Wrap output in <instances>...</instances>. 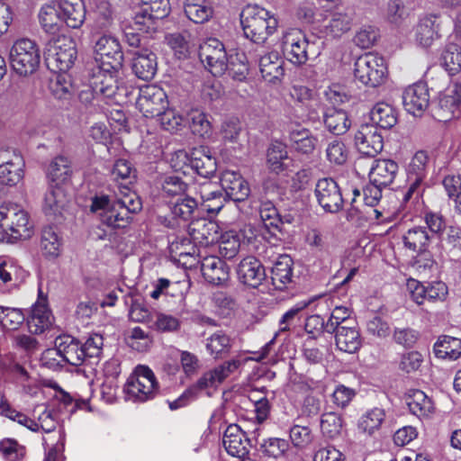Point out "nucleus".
I'll return each instance as SVG.
<instances>
[{
    "label": "nucleus",
    "instance_id": "f257e3e1",
    "mask_svg": "<svg viewBox=\"0 0 461 461\" xmlns=\"http://www.w3.org/2000/svg\"><path fill=\"white\" fill-rule=\"evenodd\" d=\"M141 208L140 198L126 185L119 186L114 200L108 195L95 196L91 204V211L97 214L101 222L113 229L127 227L132 220L131 214L139 212Z\"/></svg>",
    "mask_w": 461,
    "mask_h": 461
},
{
    "label": "nucleus",
    "instance_id": "f03ea898",
    "mask_svg": "<svg viewBox=\"0 0 461 461\" xmlns=\"http://www.w3.org/2000/svg\"><path fill=\"white\" fill-rule=\"evenodd\" d=\"M244 35L256 44H263L278 27V21L267 9L257 5H248L240 14Z\"/></svg>",
    "mask_w": 461,
    "mask_h": 461
},
{
    "label": "nucleus",
    "instance_id": "7ed1b4c3",
    "mask_svg": "<svg viewBox=\"0 0 461 461\" xmlns=\"http://www.w3.org/2000/svg\"><path fill=\"white\" fill-rule=\"evenodd\" d=\"M28 213L17 203L0 205V242L28 239L32 234Z\"/></svg>",
    "mask_w": 461,
    "mask_h": 461
},
{
    "label": "nucleus",
    "instance_id": "20e7f679",
    "mask_svg": "<svg viewBox=\"0 0 461 461\" xmlns=\"http://www.w3.org/2000/svg\"><path fill=\"white\" fill-rule=\"evenodd\" d=\"M318 2L322 8L330 10L320 29V32L325 38L339 39L352 29L355 12L351 8L337 7L340 0H318Z\"/></svg>",
    "mask_w": 461,
    "mask_h": 461
},
{
    "label": "nucleus",
    "instance_id": "39448f33",
    "mask_svg": "<svg viewBox=\"0 0 461 461\" xmlns=\"http://www.w3.org/2000/svg\"><path fill=\"white\" fill-rule=\"evenodd\" d=\"M282 46L286 59L297 66L305 64L311 58H316L321 53L315 42L310 41L298 29H290L284 33Z\"/></svg>",
    "mask_w": 461,
    "mask_h": 461
},
{
    "label": "nucleus",
    "instance_id": "423d86ee",
    "mask_svg": "<svg viewBox=\"0 0 461 461\" xmlns=\"http://www.w3.org/2000/svg\"><path fill=\"white\" fill-rule=\"evenodd\" d=\"M9 59L12 68L19 76L33 74L39 68L41 52L37 43L28 38L19 39L13 44Z\"/></svg>",
    "mask_w": 461,
    "mask_h": 461
},
{
    "label": "nucleus",
    "instance_id": "0eeeda50",
    "mask_svg": "<svg viewBox=\"0 0 461 461\" xmlns=\"http://www.w3.org/2000/svg\"><path fill=\"white\" fill-rule=\"evenodd\" d=\"M158 390V383L153 371L145 366L135 368L123 389L128 400L140 402L152 399Z\"/></svg>",
    "mask_w": 461,
    "mask_h": 461
},
{
    "label": "nucleus",
    "instance_id": "6e6552de",
    "mask_svg": "<svg viewBox=\"0 0 461 461\" xmlns=\"http://www.w3.org/2000/svg\"><path fill=\"white\" fill-rule=\"evenodd\" d=\"M44 57L47 66L51 70L67 72L77 59L76 43L69 37H59L49 42Z\"/></svg>",
    "mask_w": 461,
    "mask_h": 461
},
{
    "label": "nucleus",
    "instance_id": "1a4fd4ad",
    "mask_svg": "<svg viewBox=\"0 0 461 461\" xmlns=\"http://www.w3.org/2000/svg\"><path fill=\"white\" fill-rule=\"evenodd\" d=\"M122 69H113L103 65H96L93 68L91 78L92 88L107 98H114L116 102L122 101L127 95V88L120 82Z\"/></svg>",
    "mask_w": 461,
    "mask_h": 461
},
{
    "label": "nucleus",
    "instance_id": "9d476101",
    "mask_svg": "<svg viewBox=\"0 0 461 461\" xmlns=\"http://www.w3.org/2000/svg\"><path fill=\"white\" fill-rule=\"evenodd\" d=\"M386 71L387 68L384 58L375 53H365L355 62V78L367 86H380L384 80Z\"/></svg>",
    "mask_w": 461,
    "mask_h": 461
},
{
    "label": "nucleus",
    "instance_id": "9b49d317",
    "mask_svg": "<svg viewBox=\"0 0 461 461\" xmlns=\"http://www.w3.org/2000/svg\"><path fill=\"white\" fill-rule=\"evenodd\" d=\"M199 59L215 77L223 75L228 68L227 51L218 39L211 38L201 44Z\"/></svg>",
    "mask_w": 461,
    "mask_h": 461
},
{
    "label": "nucleus",
    "instance_id": "f8f14e48",
    "mask_svg": "<svg viewBox=\"0 0 461 461\" xmlns=\"http://www.w3.org/2000/svg\"><path fill=\"white\" fill-rule=\"evenodd\" d=\"M24 161L15 149H0V182L16 185L23 177Z\"/></svg>",
    "mask_w": 461,
    "mask_h": 461
},
{
    "label": "nucleus",
    "instance_id": "ddd939ff",
    "mask_svg": "<svg viewBox=\"0 0 461 461\" xmlns=\"http://www.w3.org/2000/svg\"><path fill=\"white\" fill-rule=\"evenodd\" d=\"M96 54L100 57L95 59L96 65L106 66L113 69H122L123 53L119 41L111 35L100 36L95 45Z\"/></svg>",
    "mask_w": 461,
    "mask_h": 461
},
{
    "label": "nucleus",
    "instance_id": "4468645a",
    "mask_svg": "<svg viewBox=\"0 0 461 461\" xmlns=\"http://www.w3.org/2000/svg\"><path fill=\"white\" fill-rule=\"evenodd\" d=\"M165 91L154 85L140 89L136 102L137 108L145 117H154L161 113L167 106Z\"/></svg>",
    "mask_w": 461,
    "mask_h": 461
},
{
    "label": "nucleus",
    "instance_id": "2eb2a0df",
    "mask_svg": "<svg viewBox=\"0 0 461 461\" xmlns=\"http://www.w3.org/2000/svg\"><path fill=\"white\" fill-rule=\"evenodd\" d=\"M318 203L328 212H337L342 209L343 197L336 181L332 178L320 179L315 185Z\"/></svg>",
    "mask_w": 461,
    "mask_h": 461
},
{
    "label": "nucleus",
    "instance_id": "dca6fc26",
    "mask_svg": "<svg viewBox=\"0 0 461 461\" xmlns=\"http://www.w3.org/2000/svg\"><path fill=\"white\" fill-rule=\"evenodd\" d=\"M354 140L358 151L367 157H375L384 148L383 137L374 124H362Z\"/></svg>",
    "mask_w": 461,
    "mask_h": 461
},
{
    "label": "nucleus",
    "instance_id": "f3484780",
    "mask_svg": "<svg viewBox=\"0 0 461 461\" xmlns=\"http://www.w3.org/2000/svg\"><path fill=\"white\" fill-rule=\"evenodd\" d=\"M440 16L437 14H424L420 16L414 28L415 41L423 47H430L439 38Z\"/></svg>",
    "mask_w": 461,
    "mask_h": 461
},
{
    "label": "nucleus",
    "instance_id": "a211bd4d",
    "mask_svg": "<svg viewBox=\"0 0 461 461\" xmlns=\"http://www.w3.org/2000/svg\"><path fill=\"white\" fill-rule=\"evenodd\" d=\"M53 352L59 355L63 361L75 366H81L86 361L82 344L68 335L59 336L56 339L55 348L49 351L50 354Z\"/></svg>",
    "mask_w": 461,
    "mask_h": 461
},
{
    "label": "nucleus",
    "instance_id": "6ab92c4d",
    "mask_svg": "<svg viewBox=\"0 0 461 461\" xmlns=\"http://www.w3.org/2000/svg\"><path fill=\"white\" fill-rule=\"evenodd\" d=\"M240 366V360L232 359L226 361L214 369L204 373L203 376L189 388L194 389V396L196 397L200 391L211 387H216L221 384L230 374L237 370Z\"/></svg>",
    "mask_w": 461,
    "mask_h": 461
},
{
    "label": "nucleus",
    "instance_id": "aec40b11",
    "mask_svg": "<svg viewBox=\"0 0 461 461\" xmlns=\"http://www.w3.org/2000/svg\"><path fill=\"white\" fill-rule=\"evenodd\" d=\"M402 104L405 110L413 115H420L428 108L429 95L423 83L408 86L402 94Z\"/></svg>",
    "mask_w": 461,
    "mask_h": 461
},
{
    "label": "nucleus",
    "instance_id": "412c9836",
    "mask_svg": "<svg viewBox=\"0 0 461 461\" xmlns=\"http://www.w3.org/2000/svg\"><path fill=\"white\" fill-rule=\"evenodd\" d=\"M221 185L225 195L235 202L245 201L250 194L248 182L232 170H226L221 174Z\"/></svg>",
    "mask_w": 461,
    "mask_h": 461
},
{
    "label": "nucleus",
    "instance_id": "4be33fe9",
    "mask_svg": "<svg viewBox=\"0 0 461 461\" xmlns=\"http://www.w3.org/2000/svg\"><path fill=\"white\" fill-rule=\"evenodd\" d=\"M237 275L241 283L251 287L259 286L266 278L265 267L255 257L244 258L237 268Z\"/></svg>",
    "mask_w": 461,
    "mask_h": 461
},
{
    "label": "nucleus",
    "instance_id": "5701e85b",
    "mask_svg": "<svg viewBox=\"0 0 461 461\" xmlns=\"http://www.w3.org/2000/svg\"><path fill=\"white\" fill-rule=\"evenodd\" d=\"M222 444L229 455L244 457L249 453V440L237 424H230L224 431Z\"/></svg>",
    "mask_w": 461,
    "mask_h": 461
},
{
    "label": "nucleus",
    "instance_id": "b1692460",
    "mask_svg": "<svg viewBox=\"0 0 461 461\" xmlns=\"http://www.w3.org/2000/svg\"><path fill=\"white\" fill-rule=\"evenodd\" d=\"M201 271L204 279L214 285H220L229 280V267L226 263L215 256L204 257L201 262Z\"/></svg>",
    "mask_w": 461,
    "mask_h": 461
},
{
    "label": "nucleus",
    "instance_id": "393cba45",
    "mask_svg": "<svg viewBox=\"0 0 461 461\" xmlns=\"http://www.w3.org/2000/svg\"><path fill=\"white\" fill-rule=\"evenodd\" d=\"M398 169V164L392 159H375L368 173L369 181L378 186L386 187L393 182Z\"/></svg>",
    "mask_w": 461,
    "mask_h": 461
},
{
    "label": "nucleus",
    "instance_id": "a878e982",
    "mask_svg": "<svg viewBox=\"0 0 461 461\" xmlns=\"http://www.w3.org/2000/svg\"><path fill=\"white\" fill-rule=\"evenodd\" d=\"M188 233L193 241L201 246H208L218 240V225L205 219L192 221L188 225Z\"/></svg>",
    "mask_w": 461,
    "mask_h": 461
},
{
    "label": "nucleus",
    "instance_id": "bb28decb",
    "mask_svg": "<svg viewBox=\"0 0 461 461\" xmlns=\"http://www.w3.org/2000/svg\"><path fill=\"white\" fill-rule=\"evenodd\" d=\"M132 71L142 80H150L157 72V57L148 49L138 50L133 53Z\"/></svg>",
    "mask_w": 461,
    "mask_h": 461
},
{
    "label": "nucleus",
    "instance_id": "cd10ccee",
    "mask_svg": "<svg viewBox=\"0 0 461 461\" xmlns=\"http://www.w3.org/2000/svg\"><path fill=\"white\" fill-rule=\"evenodd\" d=\"M432 235L427 227L415 226L409 229L402 236L404 248L418 255L429 251L432 242Z\"/></svg>",
    "mask_w": 461,
    "mask_h": 461
},
{
    "label": "nucleus",
    "instance_id": "c85d7f7f",
    "mask_svg": "<svg viewBox=\"0 0 461 461\" xmlns=\"http://www.w3.org/2000/svg\"><path fill=\"white\" fill-rule=\"evenodd\" d=\"M284 61L276 51L268 52L259 59L262 77L271 84H278L285 76Z\"/></svg>",
    "mask_w": 461,
    "mask_h": 461
},
{
    "label": "nucleus",
    "instance_id": "c756f323",
    "mask_svg": "<svg viewBox=\"0 0 461 461\" xmlns=\"http://www.w3.org/2000/svg\"><path fill=\"white\" fill-rule=\"evenodd\" d=\"M38 18L42 30L50 34L59 32L64 26L59 2L43 5L39 11Z\"/></svg>",
    "mask_w": 461,
    "mask_h": 461
},
{
    "label": "nucleus",
    "instance_id": "7c9ffc66",
    "mask_svg": "<svg viewBox=\"0 0 461 461\" xmlns=\"http://www.w3.org/2000/svg\"><path fill=\"white\" fill-rule=\"evenodd\" d=\"M334 333L335 344L340 351L353 354L362 346V339L356 323L339 327Z\"/></svg>",
    "mask_w": 461,
    "mask_h": 461
},
{
    "label": "nucleus",
    "instance_id": "2f4dec72",
    "mask_svg": "<svg viewBox=\"0 0 461 461\" xmlns=\"http://www.w3.org/2000/svg\"><path fill=\"white\" fill-rule=\"evenodd\" d=\"M59 6L64 25L72 29L82 26L86 19V9L82 0H60Z\"/></svg>",
    "mask_w": 461,
    "mask_h": 461
},
{
    "label": "nucleus",
    "instance_id": "473e14b6",
    "mask_svg": "<svg viewBox=\"0 0 461 461\" xmlns=\"http://www.w3.org/2000/svg\"><path fill=\"white\" fill-rule=\"evenodd\" d=\"M293 259L288 255H280L272 267V283L278 290H283L292 281Z\"/></svg>",
    "mask_w": 461,
    "mask_h": 461
},
{
    "label": "nucleus",
    "instance_id": "72a5a7b5",
    "mask_svg": "<svg viewBox=\"0 0 461 461\" xmlns=\"http://www.w3.org/2000/svg\"><path fill=\"white\" fill-rule=\"evenodd\" d=\"M289 140L292 148L298 153L309 155L315 149L318 140L306 128H296L290 131Z\"/></svg>",
    "mask_w": 461,
    "mask_h": 461
},
{
    "label": "nucleus",
    "instance_id": "f704fd0d",
    "mask_svg": "<svg viewBox=\"0 0 461 461\" xmlns=\"http://www.w3.org/2000/svg\"><path fill=\"white\" fill-rule=\"evenodd\" d=\"M191 167L201 176H208L216 170L215 158L205 147L194 149L190 154Z\"/></svg>",
    "mask_w": 461,
    "mask_h": 461
},
{
    "label": "nucleus",
    "instance_id": "c9c22d12",
    "mask_svg": "<svg viewBox=\"0 0 461 461\" xmlns=\"http://www.w3.org/2000/svg\"><path fill=\"white\" fill-rule=\"evenodd\" d=\"M433 351L438 358L456 360L461 356V339L443 335L434 344Z\"/></svg>",
    "mask_w": 461,
    "mask_h": 461
},
{
    "label": "nucleus",
    "instance_id": "e433bc0d",
    "mask_svg": "<svg viewBox=\"0 0 461 461\" xmlns=\"http://www.w3.org/2000/svg\"><path fill=\"white\" fill-rule=\"evenodd\" d=\"M324 124L331 133L342 135L348 131L350 121L344 110L330 108L324 113Z\"/></svg>",
    "mask_w": 461,
    "mask_h": 461
},
{
    "label": "nucleus",
    "instance_id": "4c0bfd02",
    "mask_svg": "<svg viewBox=\"0 0 461 461\" xmlns=\"http://www.w3.org/2000/svg\"><path fill=\"white\" fill-rule=\"evenodd\" d=\"M185 14L194 23H203L212 16L208 0H185Z\"/></svg>",
    "mask_w": 461,
    "mask_h": 461
},
{
    "label": "nucleus",
    "instance_id": "58836bf2",
    "mask_svg": "<svg viewBox=\"0 0 461 461\" xmlns=\"http://www.w3.org/2000/svg\"><path fill=\"white\" fill-rule=\"evenodd\" d=\"M50 313L45 303H35L27 319V325L31 332L39 334L44 331L50 324Z\"/></svg>",
    "mask_w": 461,
    "mask_h": 461
},
{
    "label": "nucleus",
    "instance_id": "ea45409f",
    "mask_svg": "<svg viewBox=\"0 0 461 461\" xmlns=\"http://www.w3.org/2000/svg\"><path fill=\"white\" fill-rule=\"evenodd\" d=\"M371 120L382 129H391L397 122V113L386 103H377L371 110Z\"/></svg>",
    "mask_w": 461,
    "mask_h": 461
},
{
    "label": "nucleus",
    "instance_id": "a19ab883",
    "mask_svg": "<svg viewBox=\"0 0 461 461\" xmlns=\"http://www.w3.org/2000/svg\"><path fill=\"white\" fill-rule=\"evenodd\" d=\"M385 420V411L381 408H373L366 411L359 419L357 423L358 429L369 436L380 429Z\"/></svg>",
    "mask_w": 461,
    "mask_h": 461
},
{
    "label": "nucleus",
    "instance_id": "79ce46f5",
    "mask_svg": "<svg viewBox=\"0 0 461 461\" xmlns=\"http://www.w3.org/2000/svg\"><path fill=\"white\" fill-rule=\"evenodd\" d=\"M441 66L449 76H456L461 72V47L456 43L447 44L440 57Z\"/></svg>",
    "mask_w": 461,
    "mask_h": 461
},
{
    "label": "nucleus",
    "instance_id": "37998d69",
    "mask_svg": "<svg viewBox=\"0 0 461 461\" xmlns=\"http://www.w3.org/2000/svg\"><path fill=\"white\" fill-rule=\"evenodd\" d=\"M72 174L70 160L64 157L59 156L54 158L49 165L47 175L50 181L56 185L66 182Z\"/></svg>",
    "mask_w": 461,
    "mask_h": 461
},
{
    "label": "nucleus",
    "instance_id": "c03bdc74",
    "mask_svg": "<svg viewBox=\"0 0 461 461\" xmlns=\"http://www.w3.org/2000/svg\"><path fill=\"white\" fill-rule=\"evenodd\" d=\"M429 166V156L426 150H418L411 158L407 167V178L418 181L425 180Z\"/></svg>",
    "mask_w": 461,
    "mask_h": 461
},
{
    "label": "nucleus",
    "instance_id": "a18cd8bd",
    "mask_svg": "<svg viewBox=\"0 0 461 461\" xmlns=\"http://www.w3.org/2000/svg\"><path fill=\"white\" fill-rule=\"evenodd\" d=\"M288 159V152L285 144L275 141L271 143L267 152V163L269 169L275 173L285 170V160Z\"/></svg>",
    "mask_w": 461,
    "mask_h": 461
},
{
    "label": "nucleus",
    "instance_id": "49530a36",
    "mask_svg": "<svg viewBox=\"0 0 461 461\" xmlns=\"http://www.w3.org/2000/svg\"><path fill=\"white\" fill-rule=\"evenodd\" d=\"M407 405L417 417H425L433 411L431 400L420 390H414L407 398Z\"/></svg>",
    "mask_w": 461,
    "mask_h": 461
},
{
    "label": "nucleus",
    "instance_id": "de8ad7c7",
    "mask_svg": "<svg viewBox=\"0 0 461 461\" xmlns=\"http://www.w3.org/2000/svg\"><path fill=\"white\" fill-rule=\"evenodd\" d=\"M105 381L102 385L103 393L114 396L118 388L116 379L121 373V363L117 358H111L104 364Z\"/></svg>",
    "mask_w": 461,
    "mask_h": 461
},
{
    "label": "nucleus",
    "instance_id": "09e8293b",
    "mask_svg": "<svg viewBox=\"0 0 461 461\" xmlns=\"http://www.w3.org/2000/svg\"><path fill=\"white\" fill-rule=\"evenodd\" d=\"M443 240V248L448 257L453 260H459L461 258V227L448 226Z\"/></svg>",
    "mask_w": 461,
    "mask_h": 461
},
{
    "label": "nucleus",
    "instance_id": "8fccbe9b",
    "mask_svg": "<svg viewBox=\"0 0 461 461\" xmlns=\"http://www.w3.org/2000/svg\"><path fill=\"white\" fill-rule=\"evenodd\" d=\"M161 194L165 198H179L185 195L187 185L178 176H166L161 181Z\"/></svg>",
    "mask_w": 461,
    "mask_h": 461
},
{
    "label": "nucleus",
    "instance_id": "3c124183",
    "mask_svg": "<svg viewBox=\"0 0 461 461\" xmlns=\"http://www.w3.org/2000/svg\"><path fill=\"white\" fill-rule=\"evenodd\" d=\"M443 186L452 203L455 213L461 216V175L447 176L443 179Z\"/></svg>",
    "mask_w": 461,
    "mask_h": 461
},
{
    "label": "nucleus",
    "instance_id": "603ef678",
    "mask_svg": "<svg viewBox=\"0 0 461 461\" xmlns=\"http://www.w3.org/2000/svg\"><path fill=\"white\" fill-rule=\"evenodd\" d=\"M240 249V235L234 231H226L221 235L219 240V253L227 259H231L237 256Z\"/></svg>",
    "mask_w": 461,
    "mask_h": 461
},
{
    "label": "nucleus",
    "instance_id": "864d4df0",
    "mask_svg": "<svg viewBox=\"0 0 461 461\" xmlns=\"http://www.w3.org/2000/svg\"><path fill=\"white\" fill-rule=\"evenodd\" d=\"M259 217L264 226L271 230H279L282 225L280 214L271 201H263L259 206Z\"/></svg>",
    "mask_w": 461,
    "mask_h": 461
},
{
    "label": "nucleus",
    "instance_id": "5fc2aeb1",
    "mask_svg": "<svg viewBox=\"0 0 461 461\" xmlns=\"http://www.w3.org/2000/svg\"><path fill=\"white\" fill-rule=\"evenodd\" d=\"M61 241L55 230L49 226L41 231V248L46 257L56 258L59 255Z\"/></svg>",
    "mask_w": 461,
    "mask_h": 461
},
{
    "label": "nucleus",
    "instance_id": "6e6d98bb",
    "mask_svg": "<svg viewBox=\"0 0 461 461\" xmlns=\"http://www.w3.org/2000/svg\"><path fill=\"white\" fill-rule=\"evenodd\" d=\"M461 104V84L455 82L448 88L447 93L439 99L440 109L446 111L451 118Z\"/></svg>",
    "mask_w": 461,
    "mask_h": 461
},
{
    "label": "nucleus",
    "instance_id": "4d7b16f0",
    "mask_svg": "<svg viewBox=\"0 0 461 461\" xmlns=\"http://www.w3.org/2000/svg\"><path fill=\"white\" fill-rule=\"evenodd\" d=\"M65 194L59 185L51 186L45 194L43 211L46 214H56L65 203Z\"/></svg>",
    "mask_w": 461,
    "mask_h": 461
},
{
    "label": "nucleus",
    "instance_id": "13d9d810",
    "mask_svg": "<svg viewBox=\"0 0 461 461\" xmlns=\"http://www.w3.org/2000/svg\"><path fill=\"white\" fill-rule=\"evenodd\" d=\"M189 126L192 132L197 136L205 138L212 133V125L208 116L198 109L192 110L189 114Z\"/></svg>",
    "mask_w": 461,
    "mask_h": 461
},
{
    "label": "nucleus",
    "instance_id": "bf43d9fd",
    "mask_svg": "<svg viewBox=\"0 0 461 461\" xmlns=\"http://www.w3.org/2000/svg\"><path fill=\"white\" fill-rule=\"evenodd\" d=\"M147 9L140 8L131 22L130 30L138 31L142 33H149L156 30V21L163 17H155Z\"/></svg>",
    "mask_w": 461,
    "mask_h": 461
},
{
    "label": "nucleus",
    "instance_id": "052dcab7",
    "mask_svg": "<svg viewBox=\"0 0 461 461\" xmlns=\"http://www.w3.org/2000/svg\"><path fill=\"white\" fill-rule=\"evenodd\" d=\"M326 158L330 164L344 165L349 155L348 149L345 143L339 139H332L326 147Z\"/></svg>",
    "mask_w": 461,
    "mask_h": 461
},
{
    "label": "nucleus",
    "instance_id": "680f3d73",
    "mask_svg": "<svg viewBox=\"0 0 461 461\" xmlns=\"http://www.w3.org/2000/svg\"><path fill=\"white\" fill-rule=\"evenodd\" d=\"M171 203L170 210L173 216L184 221L192 219L197 207V202L189 196L176 198V202H171Z\"/></svg>",
    "mask_w": 461,
    "mask_h": 461
},
{
    "label": "nucleus",
    "instance_id": "e2e57ef3",
    "mask_svg": "<svg viewBox=\"0 0 461 461\" xmlns=\"http://www.w3.org/2000/svg\"><path fill=\"white\" fill-rule=\"evenodd\" d=\"M343 427L342 418L335 412H327L321 416V429L322 434L331 439L341 435Z\"/></svg>",
    "mask_w": 461,
    "mask_h": 461
},
{
    "label": "nucleus",
    "instance_id": "0e129e2a",
    "mask_svg": "<svg viewBox=\"0 0 461 461\" xmlns=\"http://www.w3.org/2000/svg\"><path fill=\"white\" fill-rule=\"evenodd\" d=\"M350 314L351 311L349 308L336 306L326 322V331L333 333L339 327L355 324V321L349 318Z\"/></svg>",
    "mask_w": 461,
    "mask_h": 461
},
{
    "label": "nucleus",
    "instance_id": "69168bd1",
    "mask_svg": "<svg viewBox=\"0 0 461 461\" xmlns=\"http://www.w3.org/2000/svg\"><path fill=\"white\" fill-rule=\"evenodd\" d=\"M206 348L216 357L228 354L231 348L230 338L223 331H216L207 339Z\"/></svg>",
    "mask_w": 461,
    "mask_h": 461
},
{
    "label": "nucleus",
    "instance_id": "338daca9",
    "mask_svg": "<svg viewBox=\"0 0 461 461\" xmlns=\"http://www.w3.org/2000/svg\"><path fill=\"white\" fill-rule=\"evenodd\" d=\"M289 448V442L280 438H269L265 439L261 444L263 454L275 459L285 456Z\"/></svg>",
    "mask_w": 461,
    "mask_h": 461
},
{
    "label": "nucleus",
    "instance_id": "774afa93",
    "mask_svg": "<svg viewBox=\"0 0 461 461\" xmlns=\"http://www.w3.org/2000/svg\"><path fill=\"white\" fill-rule=\"evenodd\" d=\"M127 344L133 349L143 352L149 348L152 339L148 332L140 327H134L126 338Z\"/></svg>",
    "mask_w": 461,
    "mask_h": 461
}]
</instances>
